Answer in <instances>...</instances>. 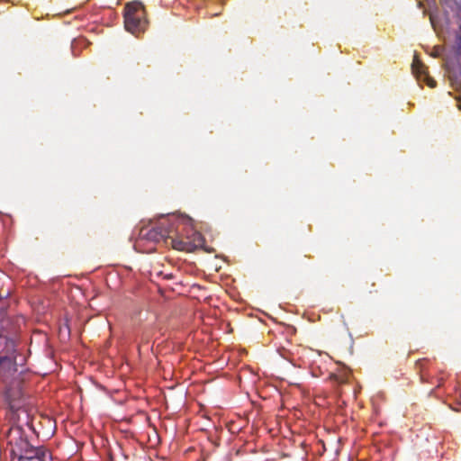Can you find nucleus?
I'll list each match as a JSON object with an SVG mask.
<instances>
[{
    "label": "nucleus",
    "mask_w": 461,
    "mask_h": 461,
    "mask_svg": "<svg viewBox=\"0 0 461 461\" xmlns=\"http://www.w3.org/2000/svg\"><path fill=\"white\" fill-rule=\"evenodd\" d=\"M416 369L420 374V378L422 383L432 382L433 375L428 359H419L416 362Z\"/></svg>",
    "instance_id": "7"
},
{
    "label": "nucleus",
    "mask_w": 461,
    "mask_h": 461,
    "mask_svg": "<svg viewBox=\"0 0 461 461\" xmlns=\"http://www.w3.org/2000/svg\"><path fill=\"white\" fill-rule=\"evenodd\" d=\"M17 374V365L14 357L0 355V375L7 383L9 377Z\"/></svg>",
    "instance_id": "5"
},
{
    "label": "nucleus",
    "mask_w": 461,
    "mask_h": 461,
    "mask_svg": "<svg viewBox=\"0 0 461 461\" xmlns=\"http://www.w3.org/2000/svg\"><path fill=\"white\" fill-rule=\"evenodd\" d=\"M124 26L132 34L143 32L148 26L146 11L141 2L133 1L124 7Z\"/></svg>",
    "instance_id": "3"
},
{
    "label": "nucleus",
    "mask_w": 461,
    "mask_h": 461,
    "mask_svg": "<svg viewBox=\"0 0 461 461\" xmlns=\"http://www.w3.org/2000/svg\"><path fill=\"white\" fill-rule=\"evenodd\" d=\"M156 275L162 276L165 279H172L174 277L172 273H164L163 271H158Z\"/></svg>",
    "instance_id": "8"
},
{
    "label": "nucleus",
    "mask_w": 461,
    "mask_h": 461,
    "mask_svg": "<svg viewBox=\"0 0 461 461\" xmlns=\"http://www.w3.org/2000/svg\"><path fill=\"white\" fill-rule=\"evenodd\" d=\"M179 227L178 220L164 218L155 226L142 228L140 237L152 242L163 241L175 249L186 252H192L203 246V239L201 233L194 231L191 236L180 237L178 235Z\"/></svg>",
    "instance_id": "1"
},
{
    "label": "nucleus",
    "mask_w": 461,
    "mask_h": 461,
    "mask_svg": "<svg viewBox=\"0 0 461 461\" xmlns=\"http://www.w3.org/2000/svg\"><path fill=\"white\" fill-rule=\"evenodd\" d=\"M18 461H53L51 452L44 446L33 447L28 440L21 438L16 444Z\"/></svg>",
    "instance_id": "4"
},
{
    "label": "nucleus",
    "mask_w": 461,
    "mask_h": 461,
    "mask_svg": "<svg viewBox=\"0 0 461 461\" xmlns=\"http://www.w3.org/2000/svg\"><path fill=\"white\" fill-rule=\"evenodd\" d=\"M411 69L418 78L424 77V80L430 87L436 86V82L429 77L426 66L416 56L413 59Z\"/></svg>",
    "instance_id": "6"
},
{
    "label": "nucleus",
    "mask_w": 461,
    "mask_h": 461,
    "mask_svg": "<svg viewBox=\"0 0 461 461\" xmlns=\"http://www.w3.org/2000/svg\"><path fill=\"white\" fill-rule=\"evenodd\" d=\"M5 396L10 409L16 416L17 422H19L21 426L26 425L31 427L30 414L25 408L23 382L19 377H14L12 381L6 384Z\"/></svg>",
    "instance_id": "2"
},
{
    "label": "nucleus",
    "mask_w": 461,
    "mask_h": 461,
    "mask_svg": "<svg viewBox=\"0 0 461 461\" xmlns=\"http://www.w3.org/2000/svg\"><path fill=\"white\" fill-rule=\"evenodd\" d=\"M443 381H444V377H443V376H439V377L438 378V385H437V386H438V387L441 386V384H442Z\"/></svg>",
    "instance_id": "9"
}]
</instances>
